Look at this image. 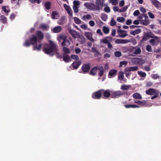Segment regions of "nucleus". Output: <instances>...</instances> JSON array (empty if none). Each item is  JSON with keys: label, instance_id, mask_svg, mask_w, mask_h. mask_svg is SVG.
<instances>
[{"label": "nucleus", "instance_id": "obj_16", "mask_svg": "<svg viewBox=\"0 0 161 161\" xmlns=\"http://www.w3.org/2000/svg\"><path fill=\"white\" fill-rule=\"evenodd\" d=\"M64 7L68 14L71 16H73V12L70 8L66 4H64Z\"/></svg>", "mask_w": 161, "mask_h": 161}, {"label": "nucleus", "instance_id": "obj_12", "mask_svg": "<svg viewBox=\"0 0 161 161\" xmlns=\"http://www.w3.org/2000/svg\"><path fill=\"white\" fill-rule=\"evenodd\" d=\"M112 41V38L110 36L106 37L100 41V42L105 44H108L110 41Z\"/></svg>", "mask_w": 161, "mask_h": 161}, {"label": "nucleus", "instance_id": "obj_13", "mask_svg": "<svg viewBox=\"0 0 161 161\" xmlns=\"http://www.w3.org/2000/svg\"><path fill=\"white\" fill-rule=\"evenodd\" d=\"M146 92L147 94L149 95L158 94L157 91L152 88H150L146 91Z\"/></svg>", "mask_w": 161, "mask_h": 161}, {"label": "nucleus", "instance_id": "obj_46", "mask_svg": "<svg viewBox=\"0 0 161 161\" xmlns=\"http://www.w3.org/2000/svg\"><path fill=\"white\" fill-rule=\"evenodd\" d=\"M116 22L114 18L111 19L110 22V25L112 26H113L116 25Z\"/></svg>", "mask_w": 161, "mask_h": 161}, {"label": "nucleus", "instance_id": "obj_23", "mask_svg": "<svg viewBox=\"0 0 161 161\" xmlns=\"http://www.w3.org/2000/svg\"><path fill=\"white\" fill-rule=\"evenodd\" d=\"M59 17V13L57 11H53L52 14V18L53 19H57Z\"/></svg>", "mask_w": 161, "mask_h": 161}, {"label": "nucleus", "instance_id": "obj_30", "mask_svg": "<svg viewBox=\"0 0 161 161\" xmlns=\"http://www.w3.org/2000/svg\"><path fill=\"white\" fill-rule=\"evenodd\" d=\"M62 30V27L61 26H58L55 27L53 31L55 33H57L60 32Z\"/></svg>", "mask_w": 161, "mask_h": 161}, {"label": "nucleus", "instance_id": "obj_34", "mask_svg": "<svg viewBox=\"0 0 161 161\" xmlns=\"http://www.w3.org/2000/svg\"><path fill=\"white\" fill-rule=\"evenodd\" d=\"M124 72L120 71L118 75V79L121 82L123 80L124 78Z\"/></svg>", "mask_w": 161, "mask_h": 161}, {"label": "nucleus", "instance_id": "obj_44", "mask_svg": "<svg viewBox=\"0 0 161 161\" xmlns=\"http://www.w3.org/2000/svg\"><path fill=\"white\" fill-rule=\"evenodd\" d=\"M2 8L3 11L6 13H7L10 11L9 8L8 7L3 6Z\"/></svg>", "mask_w": 161, "mask_h": 161}, {"label": "nucleus", "instance_id": "obj_51", "mask_svg": "<svg viewBox=\"0 0 161 161\" xmlns=\"http://www.w3.org/2000/svg\"><path fill=\"white\" fill-rule=\"evenodd\" d=\"M137 103L140 105V107H144L146 106L145 103L141 101H138Z\"/></svg>", "mask_w": 161, "mask_h": 161}, {"label": "nucleus", "instance_id": "obj_36", "mask_svg": "<svg viewBox=\"0 0 161 161\" xmlns=\"http://www.w3.org/2000/svg\"><path fill=\"white\" fill-rule=\"evenodd\" d=\"M103 31L104 33L107 34L109 32V29L107 27L104 26L103 27Z\"/></svg>", "mask_w": 161, "mask_h": 161}, {"label": "nucleus", "instance_id": "obj_17", "mask_svg": "<svg viewBox=\"0 0 161 161\" xmlns=\"http://www.w3.org/2000/svg\"><path fill=\"white\" fill-rule=\"evenodd\" d=\"M81 19L84 21L89 20L92 19V16L89 14H84L82 17Z\"/></svg>", "mask_w": 161, "mask_h": 161}, {"label": "nucleus", "instance_id": "obj_55", "mask_svg": "<svg viewBox=\"0 0 161 161\" xmlns=\"http://www.w3.org/2000/svg\"><path fill=\"white\" fill-rule=\"evenodd\" d=\"M128 63V62L126 61H122L120 63V67L122 66L123 65L126 66Z\"/></svg>", "mask_w": 161, "mask_h": 161}, {"label": "nucleus", "instance_id": "obj_58", "mask_svg": "<svg viewBox=\"0 0 161 161\" xmlns=\"http://www.w3.org/2000/svg\"><path fill=\"white\" fill-rule=\"evenodd\" d=\"M29 1L32 3H39L42 1V0H29Z\"/></svg>", "mask_w": 161, "mask_h": 161}, {"label": "nucleus", "instance_id": "obj_45", "mask_svg": "<svg viewBox=\"0 0 161 161\" xmlns=\"http://www.w3.org/2000/svg\"><path fill=\"white\" fill-rule=\"evenodd\" d=\"M137 73L141 77H145L146 75V74L145 72L141 71H138Z\"/></svg>", "mask_w": 161, "mask_h": 161}, {"label": "nucleus", "instance_id": "obj_62", "mask_svg": "<svg viewBox=\"0 0 161 161\" xmlns=\"http://www.w3.org/2000/svg\"><path fill=\"white\" fill-rule=\"evenodd\" d=\"M104 11L107 13H109L110 12V8L109 7H106L104 9Z\"/></svg>", "mask_w": 161, "mask_h": 161}, {"label": "nucleus", "instance_id": "obj_26", "mask_svg": "<svg viewBox=\"0 0 161 161\" xmlns=\"http://www.w3.org/2000/svg\"><path fill=\"white\" fill-rule=\"evenodd\" d=\"M69 31L72 36L75 38H76L77 36V34L76 31L74 30L69 29Z\"/></svg>", "mask_w": 161, "mask_h": 161}, {"label": "nucleus", "instance_id": "obj_10", "mask_svg": "<svg viewBox=\"0 0 161 161\" xmlns=\"http://www.w3.org/2000/svg\"><path fill=\"white\" fill-rule=\"evenodd\" d=\"M160 41V39L158 37H155L153 39H151L149 41L150 43L153 45H158Z\"/></svg>", "mask_w": 161, "mask_h": 161}, {"label": "nucleus", "instance_id": "obj_29", "mask_svg": "<svg viewBox=\"0 0 161 161\" xmlns=\"http://www.w3.org/2000/svg\"><path fill=\"white\" fill-rule=\"evenodd\" d=\"M141 31V30L140 29H137L135 31H131L130 32V34L135 36L136 34L139 33Z\"/></svg>", "mask_w": 161, "mask_h": 161}, {"label": "nucleus", "instance_id": "obj_27", "mask_svg": "<svg viewBox=\"0 0 161 161\" xmlns=\"http://www.w3.org/2000/svg\"><path fill=\"white\" fill-rule=\"evenodd\" d=\"M36 34L38 38V40L40 41V40H42L44 37L43 33L40 31H38L37 32Z\"/></svg>", "mask_w": 161, "mask_h": 161}, {"label": "nucleus", "instance_id": "obj_3", "mask_svg": "<svg viewBox=\"0 0 161 161\" xmlns=\"http://www.w3.org/2000/svg\"><path fill=\"white\" fill-rule=\"evenodd\" d=\"M130 52L132 53V56H135L140 54L141 53V48L138 47H133L130 49Z\"/></svg>", "mask_w": 161, "mask_h": 161}, {"label": "nucleus", "instance_id": "obj_57", "mask_svg": "<svg viewBox=\"0 0 161 161\" xmlns=\"http://www.w3.org/2000/svg\"><path fill=\"white\" fill-rule=\"evenodd\" d=\"M114 54L116 57H119L121 56V53L119 51H116L115 52Z\"/></svg>", "mask_w": 161, "mask_h": 161}, {"label": "nucleus", "instance_id": "obj_59", "mask_svg": "<svg viewBox=\"0 0 161 161\" xmlns=\"http://www.w3.org/2000/svg\"><path fill=\"white\" fill-rule=\"evenodd\" d=\"M75 51L76 54H79L81 52V50L79 47H76L75 49Z\"/></svg>", "mask_w": 161, "mask_h": 161}, {"label": "nucleus", "instance_id": "obj_19", "mask_svg": "<svg viewBox=\"0 0 161 161\" xmlns=\"http://www.w3.org/2000/svg\"><path fill=\"white\" fill-rule=\"evenodd\" d=\"M117 72V71L116 70L112 69L110 70L109 73L108 77L111 78L114 77L116 75Z\"/></svg>", "mask_w": 161, "mask_h": 161}, {"label": "nucleus", "instance_id": "obj_7", "mask_svg": "<svg viewBox=\"0 0 161 161\" xmlns=\"http://www.w3.org/2000/svg\"><path fill=\"white\" fill-rule=\"evenodd\" d=\"M73 8L74 12L75 13H77L79 12V7L80 2L77 0H75L73 1Z\"/></svg>", "mask_w": 161, "mask_h": 161}, {"label": "nucleus", "instance_id": "obj_38", "mask_svg": "<svg viewBox=\"0 0 161 161\" xmlns=\"http://www.w3.org/2000/svg\"><path fill=\"white\" fill-rule=\"evenodd\" d=\"M66 36L65 35H61L59 36L57 38V39L58 41H60L61 40H63V41L66 39Z\"/></svg>", "mask_w": 161, "mask_h": 161}, {"label": "nucleus", "instance_id": "obj_18", "mask_svg": "<svg viewBox=\"0 0 161 161\" xmlns=\"http://www.w3.org/2000/svg\"><path fill=\"white\" fill-rule=\"evenodd\" d=\"M39 28L42 30L43 31H47L49 29V26L48 25L43 23L41 24L40 25Z\"/></svg>", "mask_w": 161, "mask_h": 161}, {"label": "nucleus", "instance_id": "obj_40", "mask_svg": "<svg viewBox=\"0 0 161 161\" xmlns=\"http://www.w3.org/2000/svg\"><path fill=\"white\" fill-rule=\"evenodd\" d=\"M101 18L103 20L105 21L108 19V15L105 14H102L101 15Z\"/></svg>", "mask_w": 161, "mask_h": 161}, {"label": "nucleus", "instance_id": "obj_42", "mask_svg": "<svg viewBox=\"0 0 161 161\" xmlns=\"http://www.w3.org/2000/svg\"><path fill=\"white\" fill-rule=\"evenodd\" d=\"M127 68H128L129 69V70L130 71H136L138 69V67L136 66H132Z\"/></svg>", "mask_w": 161, "mask_h": 161}, {"label": "nucleus", "instance_id": "obj_61", "mask_svg": "<svg viewBox=\"0 0 161 161\" xmlns=\"http://www.w3.org/2000/svg\"><path fill=\"white\" fill-rule=\"evenodd\" d=\"M146 50L148 52H151L152 51V48L151 46L150 45H147L146 48Z\"/></svg>", "mask_w": 161, "mask_h": 161}, {"label": "nucleus", "instance_id": "obj_35", "mask_svg": "<svg viewBox=\"0 0 161 161\" xmlns=\"http://www.w3.org/2000/svg\"><path fill=\"white\" fill-rule=\"evenodd\" d=\"M63 60L65 62H68L70 60L69 56L66 54L64 55Z\"/></svg>", "mask_w": 161, "mask_h": 161}, {"label": "nucleus", "instance_id": "obj_8", "mask_svg": "<svg viewBox=\"0 0 161 161\" xmlns=\"http://www.w3.org/2000/svg\"><path fill=\"white\" fill-rule=\"evenodd\" d=\"M117 31L119 37L123 38L128 35L126 34V31H125L120 29H118Z\"/></svg>", "mask_w": 161, "mask_h": 161}, {"label": "nucleus", "instance_id": "obj_15", "mask_svg": "<svg viewBox=\"0 0 161 161\" xmlns=\"http://www.w3.org/2000/svg\"><path fill=\"white\" fill-rule=\"evenodd\" d=\"M102 91L99 90L98 92H96L92 93V97L94 99H98L99 98L101 95V91Z\"/></svg>", "mask_w": 161, "mask_h": 161}, {"label": "nucleus", "instance_id": "obj_31", "mask_svg": "<svg viewBox=\"0 0 161 161\" xmlns=\"http://www.w3.org/2000/svg\"><path fill=\"white\" fill-rule=\"evenodd\" d=\"M70 44V43L69 41L67 39H65L61 43V45L62 46H69Z\"/></svg>", "mask_w": 161, "mask_h": 161}, {"label": "nucleus", "instance_id": "obj_21", "mask_svg": "<svg viewBox=\"0 0 161 161\" xmlns=\"http://www.w3.org/2000/svg\"><path fill=\"white\" fill-rule=\"evenodd\" d=\"M85 35L89 40L92 42L93 41L94 39L92 38V35L91 33L90 32H86L85 33Z\"/></svg>", "mask_w": 161, "mask_h": 161}, {"label": "nucleus", "instance_id": "obj_56", "mask_svg": "<svg viewBox=\"0 0 161 161\" xmlns=\"http://www.w3.org/2000/svg\"><path fill=\"white\" fill-rule=\"evenodd\" d=\"M71 58L72 59H74L75 60H77L79 59V57L76 55H72L71 56Z\"/></svg>", "mask_w": 161, "mask_h": 161}, {"label": "nucleus", "instance_id": "obj_24", "mask_svg": "<svg viewBox=\"0 0 161 161\" xmlns=\"http://www.w3.org/2000/svg\"><path fill=\"white\" fill-rule=\"evenodd\" d=\"M38 43V44L37 43L34 45L33 47V49L34 50L39 51L41 50L42 44L40 42Z\"/></svg>", "mask_w": 161, "mask_h": 161}, {"label": "nucleus", "instance_id": "obj_1", "mask_svg": "<svg viewBox=\"0 0 161 161\" xmlns=\"http://www.w3.org/2000/svg\"><path fill=\"white\" fill-rule=\"evenodd\" d=\"M49 42L50 46L47 44H45L44 45V51L46 53L52 56L55 53H57V45L52 41H49Z\"/></svg>", "mask_w": 161, "mask_h": 161}, {"label": "nucleus", "instance_id": "obj_14", "mask_svg": "<svg viewBox=\"0 0 161 161\" xmlns=\"http://www.w3.org/2000/svg\"><path fill=\"white\" fill-rule=\"evenodd\" d=\"M152 4L157 8L161 7V3L157 0H150Z\"/></svg>", "mask_w": 161, "mask_h": 161}, {"label": "nucleus", "instance_id": "obj_41", "mask_svg": "<svg viewBox=\"0 0 161 161\" xmlns=\"http://www.w3.org/2000/svg\"><path fill=\"white\" fill-rule=\"evenodd\" d=\"M128 68L127 67L126 68L125 70V76L127 77H128V76L130 75V71L129 70Z\"/></svg>", "mask_w": 161, "mask_h": 161}, {"label": "nucleus", "instance_id": "obj_32", "mask_svg": "<svg viewBox=\"0 0 161 161\" xmlns=\"http://www.w3.org/2000/svg\"><path fill=\"white\" fill-rule=\"evenodd\" d=\"M65 19V17L63 16L61 17L58 21V24L60 25H62L64 24Z\"/></svg>", "mask_w": 161, "mask_h": 161}, {"label": "nucleus", "instance_id": "obj_33", "mask_svg": "<svg viewBox=\"0 0 161 161\" xmlns=\"http://www.w3.org/2000/svg\"><path fill=\"white\" fill-rule=\"evenodd\" d=\"M98 70H99L98 73V75L100 76H101L103 75L104 73V71L103 68L102 66H99L98 68Z\"/></svg>", "mask_w": 161, "mask_h": 161}, {"label": "nucleus", "instance_id": "obj_2", "mask_svg": "<svg viewBox=\"0 0 161 161\" xmlns=\"http://www.w3.org/2000/svg\"><path fill=\"white\" fill-rule=\"evenodd\" d=\"M39 42V40L37 39L36 36L35 35H33L30 39V42L28 40H27L24 43V45L27 47L29 46L31 44L35 45L37 42Z\"/></svg>", "mask_w": 161, "mask_h": 161}, {"label": "nucleus", "instance_id": "obj_37", "mask_svg": "<svg viewBox=\"0 0 161 161\" xmlns=\"http://www.w3.org/2000/svg\"><path fill=\"white\" fill-rule=\"evenodd\" d=\"M133 96L134 98L136 99H141L142 98L141 95L140 94L137 93H134Z\"/></svg>", "mask_w": 161, "mask_h": 161}, {"label": "nucleus", "instance_id": "obj_54", "mask_svg": "<svg viewBox=\"0 0 161 161\" xmlns=\"http://www.w3.org/2000/svg\"><path fill=\"white\" fill-rule=\"evenodd\" d=\"M128 8V7L127 6H125L124 7H123L121 9H120L119 10V12H125L127 9Z\"/></svg>", "mask_w": 161, "mask_h": 161}, {"label": "nucleus", "instance_id": "obj_43", "mask_svg": "<svg viewBox=\"0 0 161 161\" xmlns=\"http://www.w3.org/2000/svg\"><path fill=\"white\" fill-rule=\"evenodd\" d=\"M0 20L3 23H5L7 21V19L5 16L2 15L0 16Z\"/></svg>", "mask_w": 161, "mask_h": 161}, {"label": "nucleus", "instance_id": "obj_25", "mask_svg": "<svg viewBox=\"0 0 161 161\" xmlns=\"http://www.w3.org/2000/svg\"><path fill=\"white\" fill-rule=\"evenodd\" d=\"M81 64V62L80 61H77L73 62L72 64V66L74 68L77 69L80 65Z\"/></svg>", "mask_w": 161, "mask_h": 161}, {"label": "nucleus", "instance_id": "obj_6", "mask_svg": "<svg viewBox=\"0 0 161 161\" xmlns=\"http://www.w3.org/2000/svg\"><path fill=\"white\" fill-rule=\"evenodd\" d=\"M84 5L87 9L93 11L96 10V6L94 3H86Z\"/></svg>", "mask_w": 161, "mask_h": 161}, {"label": "nucleus", "instance_id": "obj_28", "mask_svg": "<svg viewBox=\"0 0 161 161\" xmlns=\"http://www.w3.org/2000/svg\"><path fill=\"white\" fill-rule=\"evenodd\" d=\"M98 67H95L92 68L90 72V74L93 75H95L97 73Z\"/></svg>", "mask_w": 161, "mask_h": 161}, {"label": "nucleus", "instance_id": "obj_64", "mask_svg": "<svg viewBox=\"0 0 161 161\" xmlns=\"http://www.w3.org/2000/svg\"><path fill=\"white\" fill-rule=\"evenodd\" d=\"M80 27L82 29L85 30L87 29V26L86 25L84 24L81 25L80 26Z\"/></svg>", "mask_w": 161, "mask_h": 161}, {"label": "nucleus", "instance_id": "obj_20", "mask_svg": "<svg viewBox=\"0 0 161 161\" xmlns=\"http://www.w3.org/2000/svg\"><path fill=\"white\" fill-rule=\"evenodd\" d=\"M100 91H101V94H103L104 97H108L110 96V93L109 90H107L105 91L103 90H101Z\"/></svg>", "mask_w": 161, "mask_h": 161}, {"label": "nucleus", "instance_id": "obj_48", "mask_svg": "<svg viewBox=\"0 0 161 161\" xmlns=\"http://www.w3.org/2000/svg\"><path fill=\"white\" fill-rule=\"evenodd\" d=\"M141 23L143 25H147L149 24V21L148 20L145 19V20H142Z\"/></svg>", "mask_w": 161, "mask_h": 161}, {"label": "nucleus", "instance_id": "obj_39", "mask_svg": "<svg viewBox=\"0 0 161 161\" xmlns=\"http://www.w3.org/2000/svg\"><path fill=\"white\" fill-rule=\"evenodd\" d=\"M130 86L129 85H123L121 86V89L124 90H127L130 88Z\"/></svg>", "mask_w": 161, "mask_h": 161}, {"label": "nucleus", "instance_id": "obj_63", "mask_svg": "<svg viewBox=\"0 0 161 161\" xmlns=\"http://www.w3.org/2000/svg\"><path fill=\"white\" fill-rule=\"evenodd\" d=\"M151 77L154 79H157L159 77V76L157 74H153L151 75Z\"/></svg>", "mask_w": 161, "mask_h": 161}, {"label": "nucleus", "instance_id": "obj_9", "mask_svg": "<svg viewBox=\"0 0 161 161\" xmlns=\"http://www.w3.org/2000/svg\"><path fill=\"white\" fill-rule=\"evenodd\" d=\"M90 68L89 64H83L81 68L82 72L83 73H85L89 71Z\"/></svg>", "mask_w": 161, "mask_h": 161}, {"label": "nucleus", "instance_id": "obj_53", "mask_svg": "<svg viewBox=\"0 0 161 161\" xmlns=\"http://www.w3.org/2000/svg\"><path fill=\"white\" fill-rule=\"evenodd\" d=\"M75 22L77 24H80L81 23V20L79 18L76 17H75L74 18Z\"/></svg>", "mask_w": 161, "mask_h": 161}, {"label": "nucleus", "instance_id": "obj_52", "mask_svg": "<svg viewBox=\"0 0 161 161\" xmlns=\"http://www.w3.org/2000/svg\"><path fill=\"white\" fill-rule=\"evenodd\" d=\"M63 52L66 53H70L69 49L66 47H63Z\"/></svg>", "mask_w": 161, "mask_h": 161}, {"label": "nucleus", "instance_id": "obj_60", "mask_svg": "<svg viewBox=\"0 0 161 161\" xmlns=\"http://www.w3.org/2000/svg\"><path fill=\"white\" fill-rule=\"evenodd\" d=\"M148 15L149 17L152 19H153L155 18L154 15L151 12H149Z\"/></svg>", "mask_w": 161, "mask_h": 161}, {"label": "nucleus", "instance_id": "obj_4", "mask_svg": "<svg viewBox=\"0 0 161 161\" xmlns=\"http://www.w3.org/2000/svg\"><path fill=\"white\" fill-rule=\"evenodd\" d=\"M132 62L135 64L142 65L145 63V60L142 58H133L131 59Z\"/></svg>", "mask_w": 161, "mask_h": 161}, {"label": "nucleus", "instance_id": "obj_50", "mask_svg": "<svg viewBox=\"0 0 161 161\" xmlns=\"http://www.w3.org/2000/svg\"><path fill=\"white\" fill-rule=\"evenodd\" d=\"M51 3L49 2H47L45 3V6L46 8L47 9H49L50 8Z\"/></svg>", "mask_w": 161, "mask_h": 161}, {"label": "nucleus", "instance_id": "obj_22", "mask_svg": "<svg viewBox=\"0 0 161 161\" xmlns=\"http://www.w3.org/2000/svg\"><path fill=\"white\" fill-rule=\"evenodd\" d=\"M122 94L121 91H118L113 92L111 96L113 97H116L121 95Z\"/></svg>", "mask_w": 161, "mask_h": 161}, {"label": "nucleus", "instance_id": "obj_47", "mask_svg": "<svg viewBox=\"0 0 161 161\" xmlns=\"http://www.w3.org/2000/svg\"><path fill=\"white\" fill-rule=\"evenodd\" d=\"M125 20V18L122 17H118L117 19V21L119 22H122L124 21Z\"/></svg>", "mask_w": 161, "mask_h": 161}, {"label": "nucleus", "instance_id": "obj_11", "mask_svg": "<svg viewBox=\"0 0 161 161\" xmlns=\"http://www.w3.org/2000/svg\"><path fill=\"white\" fill-rule=\"evenodd\" d=\"M130 42V41L127 39H117L115 40V42L117 44L127 43Z\"/></svg>", "mask_w": 161, "mask_h": 161}, {"label": "nucleus", "instance_id": "obj_49", "mask_svg": "<svg viewBox=\"0 0 161 161\" xmlns=\"http://www.w3.org/2000/svg\"><path fill=\"white\" fill-rule=\"evenodd\" d=\"M109 2L114 5H116L118 3V1L117 0H109Z\"/></svg>", "mask_w": 161, "mask_h": 161}, {"label": "nucleus", "instance_id": "obj_5", "mask_svg": "<svg viewBox=\"0 0 161 161\" xmlns=\"http://www.w3.org/2000/svg\"><path fill=\"white\" fill-rule=\"evenodd\" d=\"M104 2V0H96V10H100L102 9L103 7Z\"/></svg>", "mask_w": 161, "mask_h": 161}]
</instances>
